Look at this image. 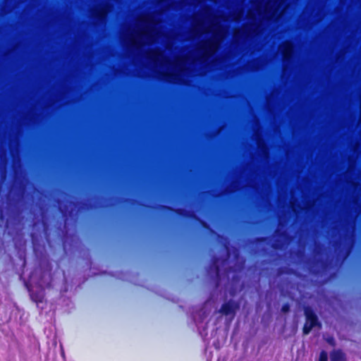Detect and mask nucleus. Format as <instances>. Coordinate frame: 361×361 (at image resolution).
<instances>
[{
    "label": "nucleus",
    "mask_w": 361,
    "mask_h": 361,
    "mask_svg": "<svg viewBox=\"0 0 361 361\" xmlns=\"http://www.w3.org/2000/svg\"><path fill=\"white\" fill-rule=\"evenodd\" d=\"M63 247H64V250H65L66 249V241L65 240L63 241Z\"/></svg>",
    "instance_id": "obj_25"
},
{
    "label": "nucleus",
    "mask_w": 361,
    "mask_h": 361,
    "mask_svg": "<svg viewBox=\"0 0 361 361\" xmlns=\"http://www.w3.org/2000/svg\"><path fill=\"white\" fill-rule=\"evenodd\" d=\"M318 361H328V353L325 350H322L319 353Z\"/></svg>",
    "instance_id": "obj_17"
},
{
    "label": "nucleus",
    "mask_w": 361,
    "mask_h": 361,
    "mask_svg": "<svg viewBox=\"0 0 361 361\" xmlns=\"http://www.w3.org/2000/svg\"><path fill=\"white\" fill-rule=\"evenodd\" d=\"M20 198L11 195V190H9L6 196V215L5 217L3 207L0 204V221L4 224L6 228H9L11 223L18 222L20 220L22 211L19 207Z\"/></svg>",
    "instance_id": "obj_3"
},
{
    "label": "nucleus",
    "mask_w": 361,
    "mask_h": 361,
    "mask_svg": "<svg viewBox=\"0 0 361 361\" xmlns=\"http://www.w3.org/2000/svg\"><path fill=\"white\" fill-rule=\"evenodd\" d=\"M290 310V306L288 302L284 303L282 305L281 309V312H283L284 314L289 312Z\"/></svg>",
    "instance_id": "obj_18"
},
{
    "label": "nucleus",
    "mask_w": 361,
    "mask_h": 361,
    "mask_svg": "<svg viewBox=\"0 0 361 361\" xmlns=\"http://www.w3.org/2000/svg\"><path fill=\"white\" fill-rule=\"evenodd\" d=\"M332 245L336 252H340L343 250V242L341 238L334 240Z\"/></svg>",
    "instance_id": "obj_15"
},
{
    "label": "nucleus",
    "mask_w": 361,
    "mask_h": 361,
    "mask_svg": "<svg viewBox=\"0 0 361 361\" xmlns=\"http://www.w3.org/2000/svg\"><path fill=\"white\" fill-rule=\"evenodd\" d=\"M240 303L239 301L229 299L225 301L219 310V312L224 316H231L233 318L237 311L240 309Z\"/></svg>",
    "instance_id": "obj_11"
},
{
    "label": "nucleus",
    "mask_w": 361,
    "mask_h": 361,
    "mask_svg": "<svg viewBox=\"0 0 361 361\" xmlns=\"http://www.w3.org/2000/svg\"><path fill=\"white\" fill-rule=\"evenodd\" d=\"M297 256L298 257H300L302 256H304V252L302 250H298L297 252Z\"/></svg>",
    "instance_id": "obj_21"
},
{
    "label": "nucleus",
    "mask_w": 361,
    "mask_h": 361,
    "mask_svg": "<svg viewBox=\"0 0 361 361\" xmlns=\"http://www.w3.org/2000/svg\"><path fill=\"white\" fill-rule=\"evenodd\" d=\"M219 258L213 256L211 264L207 268V273L210 279L211 283L215 288H218L221 281V269L219 265Z\"/></svg>",
    "instance_id": "obj_8"
},
{
    "label": "nucleus",
    "mask_w": 361,
    "mask_h": 361,
    "mask_svg": "<svg viewBox=\"0 0 361 361\" xmlns=\"http://www.w3.org/2000/svg\"><path fill=\"white\" fill-rule=\"evenodd\" d=\"M304 315L305 317V323L302 328V334L308 335L314 328H322V323L319 320V317L310 305H305L303 307Z\"/></svg>",
    "instance_id": "obj_7"
},
{
    "label": "nucleus",
    "mask_w": 361,
    "mask_h": 361,
    "mask_svg": "<svg viewBox=\"0 0 361 361\" xmlns=\"http://www.w3.org/2000/svg\"><path fill=\"white\" fill-rule=\"evenodd\" d=\"M123 201L125 202H128V203H130V204H135V203L137 202V201L135 199H133V198H124Z\"/></svg>",
    "instance_id": "obj_20"
},
{
    "label": "nucleus",
    "mask_w": 361,
    "mask_h": 361,
    "mask_svg": "<svg viewBox=\"0 0 361 361\" xmlns=\"http://www.w3.org/2000/svg\"><path fill=\"white\" fill-rule=\"evenodd\" d=\"M11 162L13 180L10 188L15 190V196L21 199L26 190L24 163H123L159 164V159H0V163Z\"/></svg>",
    "instance_id": "obj_1"
},
{
    "label": "nucleus",
    "mask_w": 361,
    "mask_h": 361,
    "mask_svg": "<svg viewBox=\"0 0 361 361\" xmlns=\"http://www.w3.org/2000/svg\"><path fill=\"white\" fill-rule=\"evenodd\" d=\"M326 342L333 347H335L336 345L335 338L333 336H329L326 339Z\"/></svg>",
    "instance_id": "obj_19"
},
{
    "label": "nucleus",
    "mask_w": 361,
    "mask_h": 361,
    "mask_svg": "<svg viewBox=\"0 0 361 361\" xmlns=\"http://www.w3.org/2000/svg\"><path fill=\"white\" fill-rule=\"evenodd\" d=\"M5 176H6V172L4 171V172L3 173V177H5Z\"/></svg>",
    "instance_id": "obj_26"
},
{
    "label": "nucleus",
    "mask_w": 361,
    "mask_h": 361,
    "mask_svg": "<svg viewBox=\"0 0 361 361\" xmlns=\"http://www.w3.org/2000/svg\"><path fill=\"white\" fill-rule=\"evenodd\" d=\"M284 225L282 223L281 217L279 218V227L274 232V242L271 244V247L274 249L279 250L281 249L284 245L286 240L289 239V235L286 230H281L280 227H283Z\"/></svg>",
    "instance_id": "obj_9"
},
{
    "label": "nucleus",
    "mask_w": 361,
    "mask_h": 361,
    "mask_svg": "<svg viewBox=\"0 0 361 361\" xmlns=\"http://www.w3.org/2000/svg\"><path fill=\"white\" fill-rule=\"evenodd\" d=\"M290 273V269L286 267H279L276 270V276H281L283 274H287Z\"/></svg>",
    "instance_id": "obj_16"
},
{
    "label": "nucleus",
    "mask_w": 361,
    "mask_h": 361,
    "mask_svg": "<svg viewBox=\"0 0 361 361\" xmlns=\"http://www.w3.org/2000/svg\"><path fill=\"white\" fill-rule=\"evenodd\" d=\"M343 228L345 231V234L343 236L345 241L350 242L347 252V254H348L353 244V230L355 228V217H352L350 215H347L346 218L344 220Z\"/></svg>",
    "instance_id": "obj_10"
},
{
    "label": "nucleus",
    "mask_w": 361,
    "mask_h": 361,
    "mask_svg": "<svg viewBox=\"0 0 361 361\" xmlns=\"http://www.w3.org/2000/svg\"><path fill=\"white\" fill-rule=\"evenodd\" d=\"M228 271H229V269H226L224 271V274L226 275L227 278L228 277Z\"/></svg>",
    "instance_id": "obj_23"
},
{
    "label": "nucleus",
    "mask_w": 361,
    "mask_h": 361,
    "mask_svg": "<svg viewBox=\"0 0 361 361\" xmlns=\"http://www.w3.org/2000/svg\"><path fill=\"white\" fill-rule=\"evenodd\" d=\"M38 207L40 212V219L36 217L33 219L31 237L34 239L35 235H41L43 233L44 237L48 239L49 236V225L47 218V208L45 204L40 202L38 203Z\"/></svg>",
    "instance_id": "obj_5"
},
{
    "label": "nucleus",
    "mask_w": 361,
    "mask_h": 361,
    "mask_svg": "<svg viewBox=\"0 0 361 361\" xmlns=\"http://www.w3.org/2000/svg\"><path fill=\"white\" fill-rule=\"evenodd\" d=\"M58 205V210L63 219V228L61 230L63 235H66L70 224H75L77 221L78 214L82 211H88L96 207L92 202L87 201L75 202L70 200H55Z\"/></svg>",
    "instance_id": "obj_2"
},
{
    "label": "nucleus",
    "mask_w": 361,
    "mask_h": 361,
    "mask_svg": "<svg viewBox=\"0 0 361 361\" xmlns=\"http://www.w3.org/2000/svg\"><path fill=\"white\" fill-rule=\"evenodd\" d=\"M330 361H347V357L341 349L333 350L330 353Z\"/></svg>",
    "instance_id": "obj_14"
},
{
    "label": "nucleus",
    "mask_w": 361,
    "mask_h": 361,
    "mask_svg": "<svg viewBox=\"0 0 361 361\" xmlns=\"http://www.w3.org/2000/svg\"><path fill=\"white\" fill-rule=\"evenodd\" d=\"M38 192H39V194L42 195V191L38 190Z\"/></svg>",
    "instance_id": "obj_27"
},
{
    "label": "nucleus",
    "mask_w": 361,
    "mask_h": 361,
    "mask_svg": "<svg viewBox=\"0 0 361 361\" xmlns=\"http://www.w3.org/2000/svg\"><path fill=\"white\" fill-rule=\"evenodd\" d=\"M324 250L325 248L323 244L319 242H314V247L312 250L314 257L312 259H307L306 262L307 267L312 274H319L321 267L325 265L326 262L322 258L317 257L322 256Z\"/></svg>",
    "instance_id": "obj_6"
},
{
    "label": "nucleus",
    "mask_w": 361,
    "mask_h": 361,
    "mask_svg": "<svg viewBox=\"0 0 361 361\" xmlns=\"http://www.w3.org/2000/svg\"><path fill=\"white\" fill-rule=\"evenodd\" d=\"M239 189V183L236 181H233L228 185L225 187L224 189L218 191L209 190L207 192L209 193L210 195L214 198H219L224 195L231 194L237 191Z\"/></svg>",
    "instance_id": "obj_12"
},
{
    "label": "nucleus",
    "mask_w": 361,
    "mask_h": 361,
    "mask_svg": "<svg viewBox=\"0 0 361 361\" xmlns=\"http://www.w3.org/2000/svg\"><path fill=\"white\" fill-rule=\"evenodd\" d=\"M240 277L238 275H233L232 281L227 290L230 296L234 297L238 292L240 291L243 288L240 285Z\"/></svg>",
    "instance_id": "obj_13"
},
{
    "label": "nucleus",
    "mask_w": 361,
    "mask_h": 361,
    "mask_svg": "<svg viewBox=\"0 0 361 361\" xmlns=\"http://www.w3.org/2000/svg\"><path fill=\"white\" fill-rule=\"evenodd\" d=\"M264 240H265V238H259L257 239V240L259 242H263Z\"/></svg>",
    "instance_id": "obj_24"
},
{
    "label": "nucleus",
    "mask_w": 361,
    "mask_h": 361,
    "mask_svg": "<svg viewBox=\"0 0 361 361\" xmlns=\"http://www.w3.org/2000/svg\"><path fill=\"white\" fill-rule=\"evenodd\" d=\"M356 210L358 212L361 211V204H357V207H356Z\"/></svg>",
    "instance_id": "obj_22"
},
{
    "label": "nucleus",
    "mask_w": 361,
    "mask_h": 361,
    "mask_svg": "<svg viewBox=\"0 0 361 361\" xmlns=\"http://www.w3.org/2000/svg\"><path fill=\"white\" fill-rule=\"evenodd\" d=\"M155 209L159 210V211H161V212H173V213L176 214L177 215H178L180 216L198 221H200L201 225L204 228L208 229L212 234L216 235L218 239L224 240L226 243H228V240H227V239L226 238H224L222 235L218 234L214 230L211 228L207 222H205L204 221L201 220L196 215L195 212L194 211H192V210H188V209H183V208H176V209H175V208H173V207H171L170 206H166V205H163V204H157L155 206Z\"/></svg>",
    "instance_id": "obj_4"
}]
</instances>
